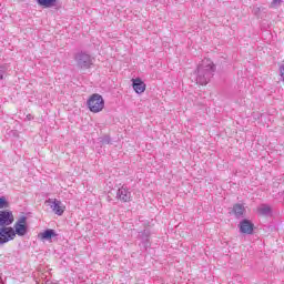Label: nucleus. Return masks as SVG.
<instances>
[{
	"label": "nucleus",
	"mask_w": 284,
	"mask_h": 284,
	"mask_svg": "<svg viewBox=\"0 0 284 284\" xmlns=\"http://www.w3.org/2000/svg\"><path fill=\"white\" fill-rule=\"evenodd\" d=\"M28 234V217L21 216L12 226L0 227V245L14 241L17 236H26Z\"/></svg>",
	"instance_id": "nucleus-1"
},
{
	"label": "nucleus",
	"mask_w": 284,
	"mask_h": 284,
	"mask_svg": "<svg viewBox=\"0 0 284 284\" xmlns=\"http://www.w3.org/2000/svg\"><path fill=\"white\" fill-rule=\"evenodd\" d=\"M87 106L93 114H99V112H103L105 109V100L103 99V95L93 93L89 97Z\"/></svg>",
	"instance_id": "nucleus-2"
},
{
	"label": "nucleus",
	"mask_w": 284,
	"mask_h": 284,
	"mask_svg": "<svg viewBox=\"0 0 284 284\" xmlns=\"http://www.w3.org/2000/svg\"><path fill=\"white\" fill-rule=\"evenodd\" d=\"M75 61L80 70H90L93 65L92 57L88 53H78Z\"/></svg>",
	"instance_id": "nucleus-3"
},
{
	"label": "nucleus",
	"mask_w": 284,
	"mask_h": 284,
	"mask_svg": "<svg viewBox=\"0 0 284 284\" xmlns=\"http://www.w3.org/2000/svg\"><path fill=\"white\" fill-rule=\"evenodd\" d=\"M14 223V214L10 210L0 211V227H10Z\"/></svg>",
	"instance_id": "nucleus-4"
},
{
	"label": "nucleus",
	"mask_w": 284,
	"mask_h": 284,
	"mask_svg": "<svg viewBox=\"0 0 284 284\" xmlns=\"http://www.w3.org/2000/svg\"><path fill=\"white\" fill-rule=\"evenodd\" d=\"M48 203H51L50 207L53 214H57V216H63V213L65 212V204H63L61 201L57 199L49 200Z\"/></svg>",
	"instance_id": "nucleus-5"
},
{
	"label": "nucleus",
	"mask_w": 284,
	"mask_h": 284,
	"mask_svg": "<svg viewBox=\"0 0 284 284\" xmlns=\"http://www.w3.org/2000/svg\"><path fill=\"white\" fill-rule=\"evenodd\" d=\"M116 195H118V199L123 203H130V201H132V192H130V189L125 186H121L118 190Z\"/></svg>",
	"instance_id": "nucleus-6"
},
{
	"label": "nucleus",
	"mask_w": 284,
	"mask_h": 284,
	"mask_svg": "<svg viewBox=\"0 0 284 284\" xmlns=\"http://www.w3.org/2000/svg\"><path fill=\"white\" fill-rule=\"evenodd\" d=\"M240 232L242 234H253L254 233V224L250 220H243L240 222Z\"/></svg>",
	"instance_id": "nucleus-7"
},
{
	"label": "nucleus",
	"mask_w": 284,
	"mask_h": 284,
	"mask_svg": "<svg viewBox=\"0 0 284 284\" xmlns=\"http://www.w3.org/2000/svg\"><path fill=\"white\" fill-rule=\"evenodd\" d=\"M214 70H215L214 62H212V60L210 59H206L203 61V64L199 67L197 73L203 74V72H214Z\"/></svg>",
	"instance_id": "nucleus-8"
},
{
	"label": "nucleus",
	"mask_w": 284,
	"mask_h": 284,
	"mask_svg": "<svg viewBox=\"0 0 284 284\" xmlns=\"http://www.w3.org/2000/svg\"><path fill=\"white\" fill-rule=\"evenodd\" d=\"M132 85H133V90L136 94H143V92H145V82H143V80H141L140 78L136 79H132Z\"/></svg>",
	"instance_id": "nucleus-9"
},
{
	"label": "nucleus",
	"mask_w": 284,
	"mask_h": 284,
	"mask_svg": "<svg viewBox=\"0 0 284 284\" xmlns=\"http://www.w3.org/2000/svg\"><path fill=\"white\" fill-rule=\"evenodd\" d=\"M54 236H57V232L52 229H48L38 234V239H40V241H50L51 239H54Z\"/></svg>",
	"instance_id": "nucleus-10"
},
{
	"label": "nucleus",
	"mask_w": 284,
	"mask_h": 284,
	"mask_svg": "<svg viewBox=\"0 0 284 284\" xmlns=\"http://www.w3.org/2000/svg\"><path fill=\"white\" fill-rule=\"evenodd\" d=\"M257 214H260V216H268V214H272V207L270 205L262 204L257 207Z\"/></svg>",
	"instance_id": "nucleus-11"
},
{
	"label": "nucleus",
	"mask_w": 284,
	"mask_h": 284,
	"mask_svg": "<svg viewBox=\"0 0 284 284\" xmlns=\"http://www.w3.org/2000/svg\"><path fill=\"white\" fill-rule=\"evenodd\" d=\"M232 212L237 217L243 216V214H245V206H243V204H235L233 205Z\"/></svg>",
	"instance_id": "nucleus-12"
},
{
	"label": "nucleus",
	"mask_w": 284,
	"mask_h": 284,
	"mask_svg": "<svg viewBox=\"0 0 284 284\" xmlns=\"http://www.w3.org/2000/svg\"><path fill=\"white\" fill-rule=\"evenodd\" d=\"M38 4L42 8H52L57 6V0H38Z\"/></svg>",
	"instance_id": "nucleus-13"
},
{
	"label": "nucleus",
	"mask_w": 284,
	"mask_h": 284,
	"mask_svg": "<svg viewBox=\"0 0 284 284\" xmlns=\"http://www.w3.org/2000/svg\"><path fill=\"white\" fill-rule=\"evenodd\" d=\"M7 207H10V203L6 199V196L0 197V210H7Z\"/></svg>",
	"instance_id": "nucleus-14"
},
{
	"label": "nucleus",
	"mask_w": 284,
	"mask_h": 284,
	"mask_svg": "<svg viewBox=\"0 0 284 284\" xmlns=\"http://www.w3.org/2000/svg\"><path fill=\"white\" fill-rule=\"evenodd\" d=\"M278 1H281V0H273L274 3H278Z\"/></svg>",
	"instance_id": "nucleus-15"
}]
</instances>
